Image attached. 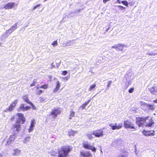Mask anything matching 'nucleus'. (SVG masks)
<instances>
[{"mask_svg":"<svg viewBox=\"0 0 157 157\" xmlns=\"http://www.w3.org/2000/svg\"><path fill=\"white\" fill-rule=\"evenodd\" d=\"M149 117H136V122L137 124L139 127L145 126L146 127H151L154 124V122L152 119H151L149 121Z\"/></svg>","mask_w":157,"mask_h":157,"instance_id":"nucleus-1","label":"nucleus"},{"mask_svg":"<svg viewBox=\"0 0 157 157\" xmlns=\"http://www.w3.org/2000/svg\"><path fill=\"white\" fill-rule=\"evenodd\" d=\"M71 149V147L68 146H63L59 149L58 157H67L68 153Z\"/></svg>","mask_w":157,"mask_h":157,"instance_id":"nucleus-2","label":"nucleus"},{"mask_svg":"<svg viewBox=\"0 0 157 157\" xmlns=\"http://www.w3.org/2000/svg\"><path fill=\"white\" fill-rule=\"evenodd\" d=\"M61 112V109L60 108L58 107L56 109H54L51 111L50 116H51L52 118L55 119L58 115Z\"/></svg>","mask_w":157,"mask_h":157,"instance_id":"nucleus-3","label":"nucleus"},{"mask_svg":"<svg viewBox=\"0 0 157 157\" xmlns=\"http://www.w3.org/2000/svg\"><path fill=\"white\" fill-rule=\"evenodd\" d=\"M125 78L126 80V82L128 83V85H130L133 79L134 76V75L131 72H128L125 75Z\"/></svg>","mask_w":157,"mask_h":157,"instance_id":"nucleus-4","label":"nucleus"},{"mask_svg":"<svg viewBox=\"0 0 157 157\" xmlns=\"http://www.w3.org/2000/svg\"><path fill=\"white\" fill-rule=\"evenodd\" d=\"M18 101V99H16L9 106L8 108H7L5 111L6 112L8 111H12L15 107L16 104Z\"/></svg>","mask_w":157,"mask_h":157,"instance_id":"nucleus-5","label":"nucleus"},{"mask_svg":"<svg viewBox=\"0 0 157 157\" xmlns=\"http://www.w3.org/2000/svg\"><path fill=\"white\" fill-rule=\"evenodd\" d=\"M83 147L86 149L91 150L93 152L96 151V148L93 146L91 145L88 142L84 143L83 144Z\"/></svg>","mask_w":157,"mask_h":157,"instance_id":"nucleus-6","label":"nucleus"},{"mask_svg":"<svg viewBox=\"0 0 157 157\" xmlns=\"http://www.w3.org/2000/svg\"><path fill=\"white\" fill-rule=\"evenodd\" d=\"M92 133L93 135L97 137L102 136L103 135V130L101 129L93 131Z\"/></svg>","mask_w":157,"mask_h":157,"instance_id":"nucleus-7","label":"nucleus"},{"mask_svg":"<svg viewBox=\"0 0 157 157\" xmlns=\"http://www.w3.org/2000/svg\"><path fill=\"white\" fill-rule=\"evenodd\" d=\"M126 47V46L124 44H118L112 46L111 48H114L117 50L121 51L123 50V47Z\"/></svg>","mask_w":157,"mask_h":157,"instance_id":"nucleus-8","label":"nucleus"},{"mask_svg":"<svg viewBox=\"0 0 157 157\" xmlns=\"http://www.w3.org/2000/svg\"><path fill=\"white\" fill-rule=\"evenodd\" d=\"M21 129V127H20V125L18 123V121L16 122V124L13 125L12 127V129L14 131H16L18 132Z\"/></svg>","mask_w":157,"mask_h":157,"instance_id":"nucleus-9","label":"nucleus"},{"mask_svg":"<svg viewBox=\"0 0 157 157\" xmlns=\"http://www.w3.org/2000/svg\"><path fill=\"white\" fill-rule=\"evenodd\" d=\"M122 124H119L118 125L116 123L115 124H109V126L111 127L112 129L113 130H115L116 129H119L121 128L122 127Z\"/></svg>","mask_w":157,"mask_h":157,"instance_id":"nucleus-10","label":"nucleus"},{"mask_svg":"<svg viewBox=\"0 0 157 157\" xmlns=\"http://www.w3.org/2000/svg\"><path fill=\"white\" fill-rule=\"evenodd\" d=\"M124 125L125 128H128L130 129L134 128L133 124L128 120H127L124 122Z\"/></svg>","mask_w":157,"mask_h":157,"instance_id":"nucleus-11","label":"nucleus"},{"mask_svg":"<svg viewBox=\"0 0 157 157\" xmlns=\"http://www.w3.org/2000/svg\"><path fill=\"white\" fill-rule=\"evenodd\" d=\"M31 108L30 106H25L23 104H21L20 107L18 109V111H25Z\"/></svg>","mask_w":157,"mask_h":157,"instance_id":"nucleus-12","label":"nucleus"},{"mask_svg":"<svg viewBox=\"0 0 157 157\" xmlns=\"http://www.w3.org/2000/svg\"><path fill=\"white\" fill-rule=\"evenodd\" d=\"M15 4L14 2H9L3 8L6 9H12L15 5Z\"/></svg>","mask_w":157,"mask_h":157,"instance_id":"nucleus-13","label":"nucleus"},{"mask_svg":"<svg viewBox=\"0 0 157 157\" xmlns=\"http://www.w3.org/2000/svg\"><path fill=\"white\" fill-rule=\"evenodd\" d=\"M151 93L155 95H157V88L156 86L151 87L149 88Z\"/></svg>","mask_w":157,"mask_h":157,"instance_id":"nucleus-14","label":"nucleus"},{"mask_svg":"<svg viewBox=\"0 0 157 157\" xmlns=\"http://www.w3.org/2000/svg\"><path fill=\"white\" fill-rule=\"evenodd\" d=\"M19 119L20 122H22L21 123L23 124L25 121V118L24 117L22 113H18L17 114Z\"/></svg>","mask_w":157,"mask_h":157,"instance_id":"nucleus-15","label":"nucleus"},{"mask_svg":"<svg viewBox=\"0 0 157 157\" xmlns=\"http://www.w3.org/2000/svg\"><path fill=\"white\" fill-rule=\"evenodd\" d=\"M143 132L144 135L147 136H154L155 135V133L153 131L152 132H151L149 131L148 132L146 130H144Z\"/></svg>","mask_w":157,"mask_h":157,"instance_id":"nucleus-16","label":"nucleus"},{"mask_svg":"<svg viewBox=\"0 0 157 157\" xmlns=\"http://www.w3.org/2000/svg\"><path fill=\"white\" fill-rule=\"evenodd\" d=\"M35 124V121L34 119L31 120V125L29 129V132H31L33 131V128L34 127V124Z\"/></svg>","mask_w":157,"mask_h":157,"instance_id":"nucleus-17","label":"nucleus"},{"mask_svg":"<svg viewBox=\"0 0 157 157\" xmlns=\"http://www.w3.org/2000/svg\"><path fill=\"white\" fill-rule=\"evenodd\" d=\"M16 136L15 135L10 136L7 140V144H10L12 142H13Z\"/></svg>","mask_w":157,"mask_h":157,"instance_id":"nucleus-18","label":"nucleus"},{"mask_svg":"<svg viewBox=\"0 0 157 157\" xmlns=\"http://www.w3.org/2000/svg\"><path fill=\"white\" fill-rule=\"evenodd\" d=\"M56 83V88L53 90V92L54 93H56L59 90L60 86V84L59 81H57Z\"/></svg>","mask_w":157,"mask_h":157,"instance_id":"nucleus-19","label":"nucleus"},{"mask_svg":"<svg viewBox=\"0 0 157 157\" xmlns=\"http://www.w3.org/2000/svg\"><path fill=\"white\" fill-rule=\"evenodd\" d=\"M80 155L84 157H90L91 156V155L90 153L87 152H81Z\"/></svg>","mask_w":157,"mask_h":157,"instance_id":"nucleus-20","label":"nucleus"},{"mask_svg":"<svg viewBox=\"0 0 157 157\" xmlns=\"http://www.w3.org/2000/svg\"><path fill=\"white\" fill-rule=\"evenodd\" d=\"M63 47L70 46L73 45V43L71 41L68 40L63 44Z\"/></svg>","mask_w":157,"mask_h":157,"instance_id":"nucleus-21","label":"nucleus"},{"mask_svg":"<svg viewBox=\"0 0 157 157\" xmlns=\"http://www.w3.org/2000/svg\"><path fill=\"white\" fill-rule=\"evenodd\" d=\"M20 152V151L18 149H15L13 150L12 154L13 155H19Z\"/></svg>","mask_w":157,"mask_h":157,"instance_id":"nucleus-22","label":"nucleus"},{"mask_svg":"<svg viewBox=\"0 0 157 157\" xmlns=\"http://www.w3.org/2000/svg\"><path fill=\"white\" fill-rule=\"evenodd\" d=\"M128 155V152L126 151H124L121 155H119L118 157H127Z\"/></svg>","mask_w":157,"mask_h":157,"instance_id":"nucleus-23","label":"nucleus"},{"mask_svg":"<svg viewBox=\"0 0 157 157\" xmlns=\"http://www.w3.org/2000/svg\"><path fill=\"white\" fill-rule=\"evenodd\" d=\"M92 132L91 133H87L86 134V136L87 138L89 140H91L93 138V136H92Z\"/></svg>","mask_w":157,"mask_h":157,"instance_id":"nucleus-24","label":"nucleus"},{"mask_svg":"<svg viewBox=\"0 0 157 157\" xmlns=\"http://www.w3.org/2000/svg\"><path fill=\"white\" fill-rule=\"evenodd\" d=\"M23 99L26 102L29 104V102H31L29 101L27 96L26 95L23 96Z\"/></svg>","mask_w":157,"mask_h":157,"instance_id":"nucleus-25","label":"nucleus"},{"mask_svg":"<svg viewBox=\"0 0 157 157\" xmlns=\"http://www.w3.org/2000/svg\"><path fill=\"white\" fill-rule=\"evenodd\" d=\"M70 117L69 118L70 119H71V117L74 116L75 114V112L72 110H71L70 111Z\"/></svg>","mask_w":157,"mask_h":157,"instance_id":"nucleus-26","label":"nucleus"},{"mask_svg":"<svg viewBox=\"0 0 157 157\" xmlns=\"http://www.w3.org/2000/svg\"><path fill=\"white\" fill-rule=\"evenodd\" d=\"M17 28V23L14 24L10 28L13 31V32L16 30Z\"/></svg>","mask_w":157,"mask_h":157,"instance_id":"nucleus-27","label":"nucleus"},{"mask_svg":"<svg viewBox=\"0 0 157 157\" xmlns=\"http://www.w3.org/2000/svg\"><path fill=\"white\" fill-rule=\"evenodd\" d=\"M30 140V137L28 136L25 138V140H23V143L25 144H26Z\"/></svg>","mask_w":157,"mask_h":157,"instance_id":"nucleus-28","label":"nucleus"},{"mask_svg":"<svg viewBox=\"0 0 157 157\" xmlns=\"http://www.w3.org/2000/svg\"><path fill=\"white\" fill-rule=\"evenodd\" d=\"M9 35L6 32V33H4L2 35V39H4V38H7L9 36Z\"/></svg>","mask_w":157,"mask_h":157,"instance_id":"nucleus-29","label":"nucleus"},{"mask_svg":"<svg viewBox=\"0 0 157 157\" xmlns=\"http://www.w3.org/2000/svg\"><path fill=\"white\" fill-rule=\"evenodd\" d=\"M75 132H77L76 131L75 132L73 130H70L68 132L69 136H73L74 135Z\"/></svg>","mask_w":157,"mask_h":157,"instance_id":"nucleus-30","label":"nucleus"},{"mask_svg":"<svg viewBox=\"0 0 157 157\" xmlns=\"http://www.w3.org/2000/svg\"><path fill=\"white\" fill-rule=\"evenodd\" d=\"M96 86V84H94L91 86H90V87L89 89V91L92 90L93 89H94L95 87Z\"/></svg>","mask_w":157,"mask_h":157,"instance_id":"nucleus-31","label":"nucleus"},{"mask_svg":"<svg viewBox=\"0 0 157 157\" xmlns=\"http://www.w3.org/2000/svg\"><path fill=\"white\" fill-rule=\"evenodd\" d=\"M117 7H118L119 9L121 10H125V8L120 5L117 6Z\"/></svg>","mask_w":157,"mask_h":157,"instance_id":"nucleus-32","label":"nucleus"},{"mask_svg":"<svg viewBox=\"0 0 157 157\" xmlns=\"http://www.w3.org/2000/svg\"><path fill=\"white\" fill-rule=\"evenodd\" d=\"M52 45L53 47H55L58 45V42L57 40L54 41L52 43Z\"/></svg>","mask_w":157,"mask_h":157,"instance_id":"nucleus-33","label":"nucleus"},{"mask_svg":"<svg viewBox=\"0 0 157 157\" xmlns=\"http://www.w3.org/2000/svg\"><path fill=\"white\" fill-rule=\"evenodd\" d=\"M121 2L124 5L126 6H128V3L127 1H121Z\"/></svg>","mask_w":157,"mask_h":157,"instance_id":"nucleus-34","label":"nucleus"},{"mask_svg":"<svg viewBox=\"0 0 157 157\" xmlns=\"http://www.w3.org/2000/svg\"><path fill=\"white\" fill-rule=\"evenodd\" d=\"M147 107L148 108L151 110H153L154 109L153 105H148L147 106Z\"/></svg>","mask_w":157,"mask_h":157,"instance_id":"nucleus-35","label":"nucleus"},{"mask_svg":"<svg viewBox=\"0 0 157 157\" xmlns=\"http://www.w3.org/2000/svg\"><path fill=\"white\" fill-rule=\"evenodd\" d=\"M157 54V53H155L153 52H151L150 53H147V55L150 56H154Z\"/></svg>","mask_w":157,"mask_h":157,"instance_id":"nucleus-36","label":"nucleus"},{"mask_svg":"<svg viewBox=\"0 0 157 157\" xmlns=\"http://www.w3.org/2000/svg\"><path fill=\"white\" fill-rule=\"evenodd\" d=\"M48 85L44 84V85H41V86H40V88L46 89L48 88Z\"/></svg>","mask_w":157,"mask_h":157,"instance_id":"nucleus-37","label":"nucleus"},{"mask_svg":"<svg viewBox=\"0 0 157 157\" xmlns=\"http://www.w3.org/2000/svg\"><path fill=\"white\" fill-rule=\"evenodd\" d=\"M112 83V81H109L108 83L107 86V88L106 90H108L109 89V87L110 86V85H111Z\"/></svg>","mask_w":157,"mask_h":157,"instance_id":"nucleus-38","label":"nucleus"},{"mask_svg":"<svg viewBox=\"0 0 157 157\" xmlns=\"http://www.w3.org/2000/svg\"><path fill=\"white\" fill-rule=\"evenodd\" d=\"M6 32L9 35L13 32V31L10 29H9L7 30L6 31Z\"/></svg>","mask_w":157,"mask_h":157,"instance_id":"nucleus-39","label":"nucleus"},{"mask_svg":"<svg viewBox=\"0 0 157 157\" xmlns=\"http://www.w3.org/2000/svg\"><path fill=\"white\" fill-rule=\"evenodd\" d=\"M29 104H30L32 106V108L34 110H35L36 109V107L33 104L32 102H29Z\"/></svg>","mask_w":157,"mask_h":157,"instance_id":"nucleus-40","label":"nucleus"},{"mask_svg":"<svg viewBox=\"0 0 157 157\" xmlns=\"http://www.w3.org/2000/svg\"><path fill=\"white\" fill-rule=\"evenodd\" d=\"M40 6V4H39L38 5H36L33 8V10H32V11H33L36 9L37 7H39V6Z\"/></svg>","mask_w":157,"mask_h":157,"instance_id":"nucleus-41","label":"nucleus"},{"mask_svg":"<svg viewBox=\"0 0 157 157\" xmlns=\"http://www.w3.org/2000/svg\"><path fill=\"white\" fill-rule=\"evenodd\" d=\"M86 106H85V105L84 104H83L81 106H80L79 107V109H85Z\"/></svg>","mask_w":157,"mask_h":157,"instance_id":"nucleus-42","label":"nucleus"},{"mask_svg":"<svg viewBox=\"0 0 157 157\" xmlns=\"http://www.w3.org/2000/svg\"><path fill=\"white\" fill-rule=\"evenodd\" d=\"M134 90V89L133 88H132L129 89L128 90V92L129 93H131L133 92Z\"/></svg>","mask_w":157,"mask_h":157,"instance_id":"nucleus-43","label":"nucleus"},{"mask_svg":"<svg viewBox=\"0 0 157 157\" xmlns=\"http://www.w3.org/2000/svg\"><path fill=\"white\" fill-rule=\"evenodd\" d=\"M91 100V99H90L89 100H88L84 104L85 105V106H86L90 102V101Z\"/></svg>","mask_w":157,"mask_h":157,"instance_id":"nucleus-44","label":"nucleus"},{"mask_svg":"<svg viewBox=\"0 0 157 157\" xmlns=\"http://www.w3.org/2000/svg\"><path fill=\"white\" fill-rule=\"evenodd\" d=\"M67 73V71H62V74L64 75H66Z\"/></svg>","mask_w":157,"mask_h":157,"instance_id":"nucleus-45","label":"nucleus"},{"mask_svg":"<svg viewBox=\"0 0 157 157\" xmlns=\"http://www.w3.org/2000/svg\"><path fill=\"white\" fill-rule=\"evenodd\" d=\"M43 91L42 90H40V91H38L37 93H36V94H39V95H40V94L41 93H43Z\"/></svg>","mask_w":157,"mask_h":157,"instance_id":"nucleus-46","label":"nucleus"},{"mask_svg":"<svg viewBox=\"0 0 157 157\" xmlns=\"http://www.w3.org/2000/svg\"><path fill=\"white\" fill-rule=\"evenodd\" d=\"M70 78V77H65L64 78V79L66 80V81H67V80L68 79Z\"/></svg>","mask_w":157,"mask_h":157,"instance_id":"nucleus-47","label":"nucleus"},{"mask_svg":"<svg viewBox=\"0 0 157 157\" xmlns=\"http://www.w3.org/2000/svg\"><path fill=\"white\" fill-rule=\"evenodd\" d=\"M35 82H33V83L30 85V86H34L35 85Z\"/></svg>","mask_w":157,"mask_h":157,"instance_id":"nucleus-48","label":"nucleus"},{"mask_svg":"<svg viewBox=\"0 0 157 157\" xmlns=\"http://www.w3.org/2000/svg\"><path fill=\"white\" fill-rule=\"evenodd\" d=\"M117 3H118L119 4H121V1L120 0H117Z\"/></svg>","mask_w":157,"mask_h":157,"instance_id":"nucleus-49","label":"nucleus"},{"mask_svg":"<svg viewBox=\"0 0 157 157\" xmlns=\"http://www.w3.org/2000/svg\"><path fill=\"white\" fill-rule=\"evenodd\" d=\"M153 102L155 103H157V98L155 100H154Z\"/></svg>","mask_w":157,"mask_h":157,"instance_id":"nucleus-50","label":"nucleus"},{"mask_svg":"<svg viewBox=\"0 0 157 157\" xmlns=\"http://www.w3.org/2000/svg\"><path fill=\"white\" fill-rule=\"evenodd\" d=\"M53 63H52L51 65V66H52V68L53 67H55V66L53 65Z\"/></svg>","mask_w":157,"mask_h":157,"instance_id":"nucleus-51","label":"nucleus"},{"mask_svg":"<svg viewBox=\"0 0 157 157\" xmlns=\"http://www.w3.org/2000/svg\"><path fill=\"white\" fill-rule=\"evenodd\" d=\"M51 155L53 156H54L56 155V153L55 152H54V153L52 154H51Z\"/></svg>","mask_w":157,"mask_h":157,"instance_id":"nucleus-52","label":"nucleus"},{"mask_svg":"<svg viewBox=\"0 0 157 157\" xmlns=\"http://www.w3.org/2000/svg\"><path fill=\"white\" fill-rule=\"evenodd\" d=\"M109 29V28H108L106 30V32H107V31H108V30Z\"/></svg>","mask_w":157,"mask_h":157,"instance_id":"nucleus-53","label":"nucleus"},{"mask_svg":"<svg viewBox=\"0 0 157 157\" xmlns=\"http://www.w3.org/2000/svg\"><path fill=\"white\" fill-rule=\"evenodd\" d=\"M2 155L1 154H0V157H2Z\"/></svg>","mask_w":157,"mask_h":157,"instance_id":"nucleus-54","label":"nucleus"},{"mask_svg":"<svg viewBox=\"0 0 157 157\" xmlns=\"http://www.w3.org/2000/svg\"><path fill=\"white\" fill-rule=\"evenodd\" d=\"M47 0H44V2H46Z\"/></svg>","mask_w":157,"mask_h":157,"instance_id":"nucleus-55","label":"nucleus"},{"mask_svg":"<svg viewBox=\"0 0 157 157\" xmlns=\"http://www.w3.org/2000/svg\"><path fill=\"white\" fill-rule=\"evenodd\" d=\"M81 10L80 9H79V10H78V11H80Z\"/></svg>","mask_w":157,"mask_h":157,"instance_id":"nucleus-56","label":"nucleus"},{"mask_svg":"<svg viewBox=\"0 0 157 157\" xmlns=\"http://www.w3.org/2000/svg\"><path fill=\"white\" fill-rule=\"evenodd\" d=\"M38 87H37V88H36V89H37V90H38Z\"/></svg>","mask_w":157,"mask_h":157,"instance_id":"nucleus-57","label":"nucleus"},{"mask_svg":"<svg viewBox=\"0 0 157 157\" xmlns=\"http://www.w3.org/2000/svg\"><path fill=\"white\" fill-rule=\"evenodd\" d=\"M1 43H0V46H1Z\"/></svg>","mask_w":157,"mask_h":157,"instance_id":"nucleus-58","label":"nucleus"}]
</instances>
